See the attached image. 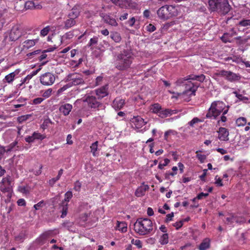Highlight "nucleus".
I'll return each instance as SVG.
<instances>
[{
    "mask_svg": "<svg viewBox=\"0 0 250 250\" xmlns=\"http://www.w3.org/2000/svg\"><path fill=\"white\" fill-rule=\"evenodd\" d=\"M52 122L51 120L49 118H47L43 121V122L42 125V128L45 129L48 127L50 124H52Z\"/></svg>",
    "mask_w": 250,
    "mask_h": 250,
    "instance_id": "41",
    "label": "nucleus"
},
{
    "mask_svg": "<svg viewBox=\"0 0 250 250\" xmlns=\"http://www.w3.org/2000/svg\"><path fill=\"white\" fill-rule=\"evenodd\" d=\"M83 102L87 103L88 106L91 108H96L102 105L97 100L96 97L93 96H86L83 100Z\"/></svg>",
    "mask_w": 250,
    "mask_h": 250,
    "instance_id": "11",
    "label": "nucleus"
},
{
    "mask_svg": "<svg viewBox=\"0 0 250 250\" xmlns=\"http://www.w3.org/2000/svg\"><path fill=\"white\" fill-rule=\"evenodd\" d=\"M228 112V107L227 108L224 110V112H222V115L220 117V119L218 121V124H220V122L225 123L227 121V117L225 116V115Z\"/></svg>",
    "mask_w": 250,
    "mask_h": 250,
    "instance_id": "38",
    "label": "nucleus"
},
{
    "mask_svg": "<svg viewBox=\"0 0 250 250\" xmlns=\"http://www.w3.org/2000/svg\"><path fill=\"white\" fill-rule=\"evenodd\" d=\"M246 219L241 217H236L235 216V222L239 224H242L246 222Z\"/></svg>",
    "mask_w": 250,
    "mask_h": 250,
    "instance_id": "51",
    "label": "nucleus"
},
{
    "mask_svg": "<svg viewBox=\"0 0 250 250\" xmlns=\"http://www.w3.org/2000/svg\"><path fill=\"white\" fill-rule=\"evenodd\" d=\"M50 30L49 26H47L41 31V35L44 37L47 35Z\"/></svg>",
    "mask_w": 250,
    "mask_h": 250,
    "instance_id": "44",
    "label": "nucleus"
},
{
    "mask_svg": "<svg viewBox=\"0 0 250 250\" xmlns=\"http://www.w3.org/2000/svg\"><path fill=\"white\" fill-rule=\"evenodd\" d=\"M236 35V31L234 30V29L233 28H231V30L229 31V32L224 34V35H223V36L221 38V39H222V41L225 43L228 42H230L231 41H230V40H225V38H226V37H228V36H229L230 38L232 37L233 36H234Z\"/></svg>",
    "mask_w": 250,
    "mask_h": 250,
    "instance_id": "25",
    "label": "nucleus"
},
{
    "mask_svg": "<svg viewBox=\"0 0 250 250\" xmlns=\"http://www.w3.org/2000/svg\"><path fill=\"white\" fill-rule=\"evenodd\" d=\"M198 122H199V120L198 118H194L191 121H190L189 123H188V124L191 126H194V125L197 123H198Z\"/></svg>",
    "mask_w": 250,
    "mask_h": 250,
    "instance_id": "64",
    "label": "nucleus"
},
{
    "mask_svg": "<svg viewBox=\"0 0 250 250\" xmlns=\"http://www.w3.org/2000/svg\"><path fill=\"white\" fill-rule=\"evenodd\" d=\"M98 142L96 141L93 143L90 146L91 152L92 153L93 155L95 157L98 155V153L97 152L98 150Z\"/></svg>",
    "mask_w": 250,
    "mask_h": 250,
    "instance_id": "33",
    "label": "nucleus"
},
{
    "mask_svg": "<svg viewBox=\"0 0 250 250\" xmlns=\"http://www.w3.org/2000/svg\"><path fill=\"white\" fill-rule=\"evenodd\" d=\"M81 188V183L79 181H76L75 183L74 189L76 191H79L80 188Z\"/></svg>",
    "mask_w": 250,
    "mask_h": 250,
    "instance_id": "62",
    "label": "nucleus"
},
{
    "mask_svg": "<svg viewBox=\"0 0 250 250\" xmlns=\"http://www.w3.org/2000/svg\"><path fill=\"white\" fill-rule=\"evenodd\" d=\"M146 30L147 31L150 32H152L156 30V27H155L154 25H152V24H149L146 26Z\"/></svg>",
    "mask_w": 250,
    "mask_h": 250,
    "instance_id": "60",
    "label": "nucleus"
},
{
    "mask_svg": "<svg viewBox=\"0 0 250 250\" xmlns=\"http://www.w3.org/2000/svg\"><path fill=\"white\" fill-rule=\"evenodd\" d=\"M196 153H197L196 157L198 159V160L200 161L201 163H204L206 159V156L205 155L198 154V151H197Z\"/></svg>",
    "mask_w": 250,
    "mask_h": 250,
    "instance_id": "50",
    "label": "nucleus"
},
{
    "mask_svg": "<svg viewBox=\"0 0 250 250\" xmlns=\"http://www.w3.org/2000/svg\"><path fill=\"white\" fill-rule=\"evenodd\" d=\"M225 104L220 101H214L212 103L206 114L207 118L216 119L217 117L225 110Z\"/></svg>",
    "mask_w": 250,
    "mask_h": 250,
    "instance_id": "5",
    "label": "nucleus"
},
{
    "mask_svg": "<svg viewBox=\"0 0 250 250\" xmlns=\"http://www.w3.org/2000/svg\"><path fill=\"white\" fill-rule=\"evenodd\" d=\"M52 91V90L51 88L48 89L47 90L45 91L42 94L43 97L45 98L49 97L51 95Z\"/></svg>",
    "mask_w": 250,
    "mask_h": 250,
    "instance_id": "55",
    "label": "nucleus"
},
{
    "mask_svg": "<svg viewBox=\"0 0 250 250\" xmlns=\"http://www.w3.org/2000/svg\"><path fill=\"white\" fill-rule=\"evenodd\" d=\"M80 6L75 5L72 8L71 12L68 14V17H71V18H73L74 19H76L79 17V16L80 15Z\"/></svg>",
    "mask_w": 250,
    "mask_h": 250,
    "instance_id": "21",
    "label": "nucleus"
},
{
    "mask_svg": "<svg viewBox=\"0 0 250 250\" xmlns=\"http://www.w3.org/2000/svg\"><path fill=\"white\" fill-rule=\"evenodd\" d=\"M108 84H105L104 86L95 90V93L98 96V99H102L108 95Z\"/></svg>",
    "mask_w": 250,
    "mask_h": 250,
    "instance_id": "16",
    "label": "nucleus"
},
{
    "mask_svg": "<svg viewBox=\"0 0 250 250\" xmlns=\"http://www.w3.org/2000/svg\"><path fill=\"white\" fill-rule=\"evenodd\" d=\"M66 81L68 82H70L68 83L71 85V86L73 85H83L85 83L83 79V75L77 73L68 75Z\"/></svg>",
    "mask_w": 250,
    "mask_h": 250,
    "instance_id": "7",
    "label": "nucleus"
},
{
    "mask_svg": "<svg viewBox=\"0 0 250 250\" xmlns=\"http://www.w3.org/2000/svg\"><path fill=\"white\" fill-rule=\"evenodd\" d=\"M174 9V7L172 6L167 5L163 6L157 10L158 16L162 20H167L172 16L170 11Z\"/></svg>",
    "mask_w": 250,
    "mask_h": 250,
    "instance_id": "9",
    "label": "nucleus"
},
{
    "mask_svg": "<svg viewBox=\"0 0 250 250\" xmlns=\"http://www.w3.org/2000/svg\"><path fill=\"white\" fill-rule=\"evenodd\" d=\"M40 82L44 85H51L55 81V76L50 72H46L40 76Z\"/></svg>",
    "mask_w": 250,
    "mask_h": 250,
    "instance_id": "10",
    "label": "nucleus"
},
{
    "mask_svg": "<svg viewBox=\"0 0 250 250\" xmlns=\"http://www.w3.org/2000/svg\"><path fill=\"white\" fill-rule=\"evenodd\" d=\"M233 93L235 95L236 97L240 100H248L247 97L243 96L242 94H238L236 91L233 92Z\"/></svg>",
    "mask_w": 250,
    "mask_h": 250,
    "instance_id": "61",
    "label": "nucleus"
},
{
    "mask_svg": "<svg viewBox=\"0 0 250 250\" xmlns=\"http://www.w3.org/2000/svg\"><path fill=\"white\" fill-rule=\"evenodd\" d=\"M42 6L40 5H35L34 2L32 1H27L24 2L23 0H20L17 2L15 6V8L17 11H24L27 10H32L33 9H40Z\"/></svg>",
    "mask_w": 250,
    "mask_h": 250,
    "instance_id": "6",
    "label": "nucleus"
},
{
    "mask_svg": "<svg viewBox=\"0 0 250 250\" xmlns=\"http://www.w3.org/2000/svg\"><path fill=\"white\" fill-rule=\"evenodd\" d=\"M162 109L161 106L159 104H155L151 105L150 110L154 113L159 115L161 110Z\"/></svg>",
    "mask_w": 250,
    "mask_h": 250,
    "instance_id": "34",
    "label": "nucleus"
},
{
    "mask_svg": "<svg viewBox=\"0 0 250 250\" xmlns=\"http://www.w3.org/2000/svg\"><path fill=\"white\" fill-rule=\"evenodd\" d=\"M131 242L132 244H134L135 245H136L138 248H141L142 247V242L138 239L134 240L133 239L131 241Z\"/></svg>",
    "mask_w": 250,
    "mask_h": 250,
    "instance_id": "54",
    "label": "nucleus"
},
{
    "mask_svg": "<svg viewBox=\"0 0 250 250\" xmlns=\"http://www.w3.org/2000/svg\"><path fill=\"white\" fill-rule=\"evenodd\" d=\"M98 37H97L96 36H95L93 38H91L90 40V41L88 42V43L87 44V46H92L93 45H95V44H97V43H98Z\"/></svg>",
    "mask_w": 250,
    "mask_h": 250,
    "instance_id": "45",
    "label": "nucleus"
},
{
    "mask_svg": "<svg viewBox=\"0 0 250 250\" xmlns=\"http://www.w3.org/2000/svg\"><path fill=\"white\" fill-rule=\"evenodd\" d=\"M25 238V235L23 233H20L18 236L15 237L16 241L21 242L23 241Z\"/></svg>",
    "mask_w": 250,
    "mask_h": 250,
    "instance_id": "53",
    "label": "nucleus"
},
{
    "mask_svg": "<svg viewBox=\"0 0 250 250\" xmlns=\"http://www.w3.org/2000/svg\"><path fill=\"white\" fill-rule=\"evenodd\" d=\"M33 134L35 140H42L45 138V136L42 135L40 133L37 132H34Z\"/></svg>",
    "mask_w": 250,
    "mask_h": 250,
    "instance_id": "39",
    "label": "nucleus"
},
{
    "mask_svg": "<svg viewBox=\"0 0 250 250\" xmlns=\"http://www.w3.org/2000/svg\"><path fill=\"white\" fill-rule=\"evenodd\" d=\"M117 228L118 230L122 232H125L127 231V224L125 222H117Z\"/></svg>",
    "mask_w": 250,
    "mask_h": 250,
    "instance_id": "29",
    "label": "nucleus"
},
{
    "mask_svg": "<svg viewBox=\"0 0 250 250\" xmlns=\"http://www.w3.org/2000/svg\"><path fill=\"white\" fill-rule=\"evenodd\" d=\"M133 59L131 52L124 50L115 56V67L119 70H126L130 67Z\"/></svg>",
    "mask_w": 250,
    "mask_h": 250,
    "instance_id": "2",
    "label": "nucleus"
},
{
    "mask_svg": "<svg viewBox=\"0 0 250 250\" xmlns=\"http://www.w3.org/2000/svg\"><path fill=\"white\" fill-rule=\"evenodd\" d=\"M63 173V169H61L59 171L58 174L57 176H56V178H53L50 179L49 181V184L50 186L53 187L54 184L60 179L61 176H62V174Z\"/></svg>",
    "mask_w": 250,
    "mask_h": 250,
    "instance_id": "31",
    "label": "nucleus"
},
{
    "mask_svg": "<svg viewBox=\"0 0 250 250\" xmlns=\"http://www.w3.org/2000/svg\"><path fill=\"white\" fill-rule=\"evenodd\" d=\"M38 39L27 40L23 42V47L26 48H29L34 46L36 43L38 41Z\"/></svg>",
    "mask_w": 250,
    "mask_h": 250,
    "instance_id": "28",
    "label": "nucleus"
},
{
    "mask_svg": "<svg viewBox=\"0 0 250 250\" xmlns=\"http://www.w3.org/2000/svg\"><path fill=\"white\" fill-rule=\"evenodd\" d=\"M20 70L19 69H16L14 72H13L8 75H6L4 80H5L6 82L8 83H10L13 81L14 80V78L16 76V75H18Z\"/></svg>",
    "mask_w": 250,
    "mask_h": 250,
    "instance_id": "23",
    "label": "nucleus"
},
{
    "mask_svg": "<svg viewBox=\"0 0 250 250\" xmlns=\"http://www.w3.org/2000/svg\"><path fill=\"white\" fill-rule=\"evenodd\" d=\"M110 37L116 43L120 42L122 40L120 34L116 31L111 32Z\"/></svg>",
    "mask_w": 250,
    "mask_h": 250,
    "instance_id": "27",
    "label": "nucleus"
},
{
    "mask_svg": "<svg viewBox=\"0 0 250 250\" xmlns=\"http://www.w3.org/2000/svg\"><path fill=\"white\" fill-rule=\"evenodd\" d=\"M72 108V105L69 104L62 105L59 110L64 116L68 115Z\"/></svg>",
    "mask_w": 250,
    "mask_h": 250,
    "instance_id": "19",
    "label": "nucleus"
},
{
    "mask_svg": "<svg viewBox=\"0 0 250 250\" xmlns=\"http://www.w3.org/2000/svg\"><path fill=\"white\" fill-rule=\"evenodd\" d=\"M170 161L168 159L166 158L164 160V163L160 162L158 165V168L162 169L165 166H166L169 163Z\"/></svg>",
    "mask_w": 250,
    "mask_h": 250,
    "instance_id": "46",
    "label": "nucleus"
},
{
    "mask_svg": "<svg viewBox=\"0 0 250 250\" xmlns=\"http://www.w3.org/2000/svg\"><path fill=\"white\" fill-rule=\"evenodd\" d=\"M73 31H70L69 32H66L65 34H64L61 37V42H62L63 41H65L67 40H70L73 38L74 36Z\"/></svg>",
    "mask_w": 250,
    "mask_h": 250,
    "instance_id": "30",
    "label": "nucleus"
},
{
    "mask_svg": "<svg viewBox=\"0 0 250 250\" xmlns=\"http://www.w3.org/2000/svg\"><path fill=\"white\" fill-rule=\"evenodd\" d=\"M43 206V201H41L40 202H39L38 204H35L34 206V208L36 210L39 209L40 208H42Z\"/></svg>",
    "mask_w": 250,
    "mask_h": 250,
    "instance_id": "63",
    "label": "nucleus"
},
{
    "mask_svg": "<svg viewBox=\"0 0 250 250\" xmlns=\"http://www.w3.org/2000/svg\"><path fill=\"white\" fill-rule=\"evenodd\" d=\"M209 9L221 14H226L230 10L228 0H208Z\"/></svg>",
    "mask_w": 250,
    "mask_h": 250,
    "instance_id": "4",
    "label": "nucleus"
},
{
    "mask_svg": "<svg viewBox=\"0 0 250 250\" xmlns=\"http://www.w3.org/2000/svg\"><path fill=\"white\" fill-rule=\"evenodd\" d=\"M73 224L72 222L69 221H65L62 223V225L63 227H65L68 229H69L72 226Z\"/></svg>",
    "mask_w": 250,
    "mask_h": 250,
    "instance_id": "57",
    "label": "nucleus"
},
{
    "mask_svg": "<svg viewBox=\"0 0 250 250\" xmlns=\"http://www.w3.org/2000/svg\"><path fill=\"white\" fill-rule=\"evenodd\" d=\"M21 36V33L18 26L12 27L9 34V39L11 41H16Z\"/></svg>",
    "mask_w": 250,
    "mask_h": 250,
    "instance_id": "15",
    "label": "nucleus"
},
{
    "mask_svg": "<svg viewBox=\"0 0 250 250\" xmlns=\"http://www.w3.org/2000/svg\"><path fill=\"white\" fill-rule=\"evenodd\" d=\"M60 207L62 208V215L61 218H64L65 217L67 213L68 210V204L61 203L60 205Z\"/></svg>",
    "mask_w": 250,
    "mask_h": 250,
    "instance_id": "32",
    "label": "nucleus"
},
{
    "mask_svg": "<svg viewBox=\"0 0 250 250\" xmlns=\"http://www.w3.org/2000/svg\"><path fill=\"white\" fill-rule=\"evenodd\" d=\"M18 142L16 141H15L11 144H10L9 146H8L6 147L7 149L6 150V152H10L12 150L13 148L17 145Z\"/></svg>",
    "mask_w": 250,
    "mask_h": 250,
    "instance_id": "47",
    "label": "nucleus"
},
{
    "mask_svg": "<svg viewBox=\"0 0 250 250\" xmlns=\"http://www.w3.org/2000/svg\"><path fill=\"white\" fill-rule=\"evenodd\" d=\"M72 196V192L71 191H68L65 193L64 199L62 201V203L66 204L67 203L68 204V202H69Z\"/></svg>",
    "mask_w": 250,
    "mask_h": 250,
    "instance_id": "35",
    "label": "nucleus"
},
{
    "mask_svg": "<svg viewBox=\"0 0 250 250\" xmlns=\"http://www.w3.org/2000/svg\"><path fill=\"white\" fill-rule=\"evenodd\" d=\"M205 76L203 74L200 75H190L185 78H181L177 80L176 82L177 85H183L185 86L186 91L184 93H187L188 92H191V94L195 95V92L197 90L199 84L197 83H193L190 80H197L200 82L204 81Z\"/></svg>",
    "mask_w": 250,
    "mask_h": 250,
    "instance_id": "1",
    "label": "nucleus"
},
{
    "mask_svg": "<svg viewBox=\"0 0 250 250\" xmlns=\"http://www.w3.org/2000/svg\"><path fill=\"white\" fill-rule=\"evenodd\" d=\"M239 25L242 26H250V19H243L240 21Z\"/></svg>",
    "mask_w": 250,
    "mask_h": 250,
    "instance_id": "42",
    "label": "nucleus"
},
{
    "mask_svg": "<svg viewBox=\"0 0 250 250\" xmlns=\"http://www.w3.org/2000/svg\"><path fill=\"white\" fill-rule=\"evenodd\" d=\"M160 243L162 245H166L168 242V236L167 233L163 234L160 237Z\"/></svg>",
    "mask_w": 250,
    "mask_h": 250,
    "instance_id": "36",
    "label": "nucleus"
},
{
    "mask_svg": "<svg viewBox=\"0 0 250 250\" xmlns=\"http://www.w3.org/2000/svg\"><path fill=\"white\" fill-rule=\"evenodd\" d=\"M125 104V100L117 98L113 102V107L115 110H119L123 107Z\"/></svg>",
    "mask_w": 250,
    "mask_h": 250,
    "instance_id": "20",
    "label": "nucleus"
},
{
    "mask_svg": "<svg viewBox=\"0 0 250 250\" xmlns=\"http://www.w3.org/2000/svg\"><path fill=\"white\" fill-rule=\"evenodd\" d=\"M30 116V115H25L20 116L17 119L18 122L19 123H22L23 122L26 121Z\"/></svg>",
    "mask_w": 250,
    "mask_h": 250,
    "instance_id": "43",
    "label": "nucleus"
},
{
    "mask_svg": "<svg viewBox=\"0 0 250 250\" xmlns=\"http://www.w3.org/2000/svg\"><path fill=\"white\" fill-rule=\"evenodd\" d=\"M227 224L228 225H231L234 221H235V216L233 215H231L229 217H228L226 218Z\"/></svg>",
    "mask_w": 250,
    "mask_h": 250,
    "instance_id": "52",
    "label": "nucleus"
},
{
    "mask_svg": "<svg viewBox=\"0 0 250 250\" xmlns=\"http://www.w3.org/2000/svg\"><path fill=\"white\" fill-rule=\"evenodd\" d=\"M218 132L219 133L218 138L221 141H227L229 140V132L227 128L221 127L219 128Z\"/></svg>",
    "mask_w": 250,
    "mask_h": 250,
    "instance_id": "17",
    "label": "nucleus"
},
{
    "mask_svg": "<svg viewBox=\"0 0 250 250\" xmlns=\"http://www.w3.org/2000/svg\"><path fill=\"white\" fill-rule=\"evenodd\" d=\"M69 18V19H67L64 22V28L65 29H68L69 28H70L71 27L74 26L76 23V21L75 20V19L71 17Z\"/></svg>",
    "mask_w": 250,
    "mask_h": 250,
    "instance_id": "24",
    "label": "nucleus"
},
{
    "mask_svg": "<svg viewBox=\"0 0 250 250\" xmlns=\"http://www.w3.org/2000/svg\"><path fill=\"white\" fill-rule=\"evenodd\" d=\"M70 87H71V85L69 83H68L66 84L63 85L62 87L59 89L57 91V93L59 94H61V93H62L64 91L66 90L67 88H68Z\"/></svg>",
    "mask_w": 250,
    "mask_h": 250,
    "instance_id": "48",
    "label": "nucleus"
},
{
    "mask_svg": "<svg viewBox=\"0 0 250 250\" xmlns=\"http://www.w3.org/2000/svg\"><path fill=\"white\" fill-rule=\"evenodd\" d=\"M130 121L132 125L137 129L141 128L147 123L140 116H133Z\"/></svg>",
    "mask_w": 250,
    "mask_h": 250,
    "instance_id": "12",
    "label": "nucleus"
},
{
    "mask_svg": "<svg viewBox=\"0 0 250 250\" xmlns=\"http://www.w3.org/2000/svg\"><path fill=\"white\" fill-rule=\"evenodd\" d=\"M210 240L209 238H206L203 240L202 242L199 246V250H206L210 247Z\"/></svg>",
    "mask_w": 250,
    "mask_h": 250,
    "instance_id": "26",
    "label": "nucleus"
},
{
    "mask_svg": "<svg viewBox=\"0 0 250 250\" xmlns=\"http://www.w3.org/2000/svg\"><path fill=\"white\" fill-rule=\"evenodd\" d=\"M3 184L0 186V190L3 192H10L11 190L10 177L8 176L2 180Z\"/></svg>",
    "mask_w": 250,
    "mask_h": 250,
    "instance_id": "14",
    "label": "nucleus"
},
{
    "mask_svg": "<svg viewBox=\"0 0 250 250\" xmlns=\"http://www.w3.org/2000/svg\"><path fill=\"white\" fill-rule=\"evenodd\" d=\"M152 223L148 218H139L134 224L135 231L140 235L149 234L153 229Z\"/></svg>",
    "mask_w": 250,
    "mask_h": 250,
    "instance_id": "3",
    "label": "nucleus"
},
{
    "mask_svg": "<svg viewBox=\"0 0 250 250\" xmlns=\"http://www.w3.org/2000/svg\"><path fill=\"white\" fill-rule=\"evenodd\" d=\"M121 3H122L124 7L132 6L131 0H121Z\"/></svg>",
    "mask_w": 250,
    "mask_h": 250,
    "instance_id": "49",
    "label": "nucleus"
},
{
    "mask_svg": "<svg viewBox=\"0 0 250 250\" xmlns=\"http://www.w3.org/2000/svg\"><path fill=\"white\" fill-rule=\"evenodd\" d=\"M173 225L174 227L176 228V229H178L183 226V221H180L179 222H177L173 224Z\"/></svg>",
    "mask_w": 250,
    "mask_h": 250,
    "instance_id": "59",
    "label": "nucleus"
},
{
    "mask_svg": "<svg viewBox=\"0 0 250 250\" xmlns=\"http://www.w3.org/2000/svg\"><path fill=\"white\" fill-rule=\"evenodd\" d=\"M176 113V112L175 110H172L170 109H163L162 108L158 116L162 118H165L170 116L173 114H175Z\"/></svg>",
    "mask_w": 250,
    "mask_h": 250,
    "instance_id": "18",
    "label": "nucleus"
},
{
    "mask_svg": "<svg viewBox=\"0 0 250 250\" xmlns=\"http://www.w3.org/2000/svg\"><path fill=\"white\" fill-rule=\"evenodd\" d=\"M100 17L106 24L114 27H116L118 25L115 19L107 14L102 13L100 14Z\"/></svg>",
    "mask_w": 250,
    "mask_h": 250,
    "instance_id": "13",
    "label": "nucleus"
},
{
    "mask_svg": "<svg viewBox=\"0 0 250 250\" xmlns=\"http://www.w3.org/2000/svg\"><path fill=\"white\" fill-rule=\"evenodd\" d=\"M50 231L46 232L43 233L42 235H41L39 240H41L42 241H43L44 240L46 239V238L50 234Z\"/></svg>",
    "mask_w": 250,
    "mask_h": 250,
    "instance_id": "58",
    "label": "nucleus"
},
{
    "mask_svg": "<svg viewBox=\"0 0 250 250\" xmlns=\"http://www.w3.org/2000/svg\"><path fill=\"white\" fill-rule=\"evenodd\" d=\"M149 187L147 185H144L139 187L135 191V195L137 197H141L145 195L146 191L148 190Z\"/></svg>",
    "mask_w": 250,
    "mask_h": 250,
    "instance_id": "22",
    "label": "nucleus"
},
{
    "mask_svg": "<svg viewBox=\"0 0 250 250\" xmlns=\"http://www.w3.org/2000/svg\"><path fill=\"white\" fill-rule=\"evenodd\" d=\"M25 140L26 142H27L28 143H31L34 142V141L35 140V139L34 137L33 134H32V135L31 136H28L26 137L25 138Z\"/></svg>",
    "mask_w": 250,
    "mask_h": 250,
    "instance_id": "56",
    "label": "nucleus"
},
{
    "mask_svg": "<svg viewBox=\"0 0 250 250\" xmlns=\"http://www.w3.org/2000/svg\"><path fill=\"white\" fill-rule=\"evenodd\" d=\"M172 170L173 171V172H168V173H166V174H165L166 178L168 179V178H169V176H173L176 175L177 173L176 171L178 170V168L177 167H173L172 168Z\"/></svg>",
    "mask_w": 250,
    "mask_h": 250,
    "instance_id": "40",
    "label": "nucleus"
},
{
    "mask_svg": "<svg viewBox=\"0 0 250 250\" xmlns=\"http://www.w3.org/2000/svg\"><path fill=\"white\" fill-rule=\"evenodd\" d=\"M247 120L244 117H240L236 121V124L238 126H244L246 124Z\"/></svg>",
    "mask_w": 250,
    "mask_h": 250,
    "instance_id": "37",
    "label": "nucleus"
},
{
    "mask_svg": "<svg viewBox=\"0 0 250 250\" xmlns=\"http://www.w3.org/2000/svg\"><path fill=\"white\" fill-rule=\"evenodd\" d=\"M217 75L219 76L224 77L226 80L230 82H235L241 79V76L239 74L226 70L218 71Z\"/></svg>",
    "mask_w": 250,
    "mask_h": 250,
    "instance_id": "8",
    "label": "nucleus"
}]
</instances>
